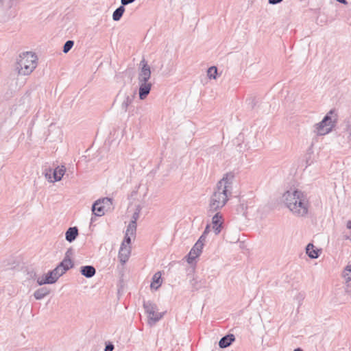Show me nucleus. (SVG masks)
Returning a JSON list of instances; mask_svg holds the SVG:
<instances>
[{
	"mask_svg": "<svg viewBox=\"0 0 351 351\" xmlns=\"http://www.w3.org/2000/svg\"><path fill=\"white\" fill-rule=\"evenodd\" d=\"M234 174L227 173L219 180L211 195L208 203V212L214 213L221 209L232 195Z\"/></svg>",
	"mask_w": 351,
	"mask_h": 351,
	"instance_id": "obj_1",
	"label": "nucleus"
},
{
	"mask_svg": "<svg viewBox=\"0 0 351 351\" xmlns=\"http://www.w3.org/2000/svg\"><path fill=\"white\" fill-rule=\"evenodd\" d=\"M282 202L297 217H304L308 212L310 204L307 195L299 189L285 192L282 195Z\"/></svg>",
	"mask_w": 351,
	"mask_h": 351,
	"instance_id": "obj_2",
	"label": "nucleus"
},
{
	"mask_svg": "<svg viewBox=\"0 0 351 351\" xmlns=\"http://www.w3.org/2000/svg\"><path fill=\"white\" fill-rule=\"evenodd\" d=\"M151 69L147 62L143 58L139 63L138 71V84L139 99L144 100L149 94L152 84L149 82L151 78Z\"/></svg>",
	"mask_w": 351,
	"mask_h": 351,
	"instance_id": "obj_3",
	"label": "nucleus"
},
{
	"mask_svg": "<svg viewBox=\"0 0 351 351\" xmlns=\"http://www.w3.org/2000/svg\"><path fill=\"white\" fill-rule=\"evenodd\" d=\"M37 56L32 52H23L19 56L17 69L20 75H27L32 73L37 66Z\"/></svg>",
	"mask_w": 351,
	"mask_h": 351,
	"instance_id": "obj_4",
	"label": "nucleus"
},
{
	"mask_svg": "<svg viewBox=\"0 0 351 351\" xmlns=\"http://www.w3.org/2000/svg\"><path fill=\"white\" fill-rule=\"evenodd\" d=\"M334 113L333 110H330L318 123L314 125V132L319 136H323L328 134L335 127V121H332L331 114Z\"/></svg>",
	"mask_w": 351,
	"mask_h": 351,
	"instance_id": "obj_5",
	"label": "nucleus"
},
{
	"mask_svg": "<svg viewBox=\"0 0 351 351\" xmlns=\"http://www.w3.org/2000/svg\"><path fill=\"white\" fill-rule=\"evenodd\" d=\"M113 209L112 199L104 197L97 199L92 206V211L96 216H103L106 212Z\"/></svg>",
	"mask_w": 351,
	"mask_h": 351,
	"instance_id": "obj_6",
	"label": "nucleus"
},
{
	"mask_svg": "<svg viewBox=\"0 0 351 351\" xmlns=\"http://www.w3.org/2000/svg\"><path fill=\"white\" fill-rule=\"evenodd\" d=\"M143 308L146 313L148 315V323L150 325L156 324L164 315V313L158 312V307L156 304L151 301H144Z\"/></svg>",
	"mask_w": 351,
	"mask_h": 351,
	"instance_id": "obj_7",
	"label": "nucleus"
},
{
	"mask_svg": "<svg viewBox=\"0 0 351 351\" xmlns=\"http://www.w3.org/2000/svg\"><path fill=\"white\" fill-rule=\"evenodd\" d=\"M17 0H10L9 5H8V8L5 13L0 12V22L5 23L8 21L9 20L14 18L16 15V11L11 10L12 6L14 3Z\"/></svg>",
	"mask_w": 351,
	"mask_h": 351,
	"instance_id": "obj_8",
	"label": "nucleus"
},
{
	"mask_svg": "<svg viewBox=\"0 0 351 351\" xmlns=\"http://www.w3.org/2000/svg\"><path fill=\"white\" fill-rule=\"evenodd\" d=\"M203 247L204 246L200 244V242L195 243L188 254L187 262L189 263H191L197 257L201 254Z\"/></svg>",
	"mask_w": 351,
	"mask_h": 351,
	"instance_id": "obj_9",
	"label": "nucleus"
},
{
	"mask_svg": "<svg viewBox=\"0 0 351 351\" xmlns=\"http://www.w3.org/2000/svg\"><path fill=\"white\" fill-rule=\"evenodd\" d=\"M131 247L130 245H126V244L121 243V247L119 252V258L122 264L125 263L130 255Z\"/></svg>",
	"mask_w": 351,
	"mask_h": 351,
	"instance_id": "obj_10",
	"label": "nucleus"
},
{
	"mask_svg": "<svg viewBox=\"0 0 351 351\" xmlns=\"http://www.w3.org/2000/svg\"><path fill=\"white\" fill-rule=\"evenodd\" d=\"M213 229L215 234H219L221 230L223 221L222 216L219 213H217L212 218Z\"/></svg>",
	"mask_w": 351,
	"mask_h": 351,
	"instance_id": "obj_11",
	"label": "nucleus"
},
{
	"mask_svg": "<svg viewBox=\"0 0 351 351\" xmlns=\"http://www.w3.org/2000/svg\"><path fill=\"white\" fill-rule=\"evenodd\" d=\"M235 340V337L232 334H228L223 337L219 341V346L221 348H226L230 346Z\"/></svg>",
	"mask_w": 351,
	"mask_h": 351,
	"instance_id": "obj_12",
	"label": "nucleus"
},
{
	"mask_svg": "<svg viewBox=\"0 0 351 351\" xmlns=\"http://www.w3.org/2000/svg\"><path fill=\"white\" fill-rule=\"evenodd\" d=\"M78 235V229L77 227H71L69 228L66 233L65 237L66 240L70 243L73 242Z\"/></svg>",
	"mask_w": 351,
	"mask_h": 351,
	"instance_id": "obj_13",
	"label": "nucleus"
},
{
	"mask_svg": "<svg viewBox=\"0 0 351 351\" xmlns=\"http://www.w3.org/2000/svg\"><path fill=\"white\" fill-rule=\"evenodd\" d=\"M66 171V168L64 166L57 167L53 172V180H51V182H58L61 180Z\"/></svg>",
	"mask_w": 351,
	"mask_h": 351,
	"instance_id": "obj_14",
	"label": "nucleus"
},
{
	"mask_svg": "<svg viewBox=\"0 0 351 351\" xmlns=\"http://www.w3.org/2000/svg\"><path fill=\"white\" fill-rule=\"evenodd\" d=\"M80 272L86 278H91L95 274L96 270L93 266L86 265L81 267Z\"/></svg>",
	"mask_w": 351,
	"mask_h": 351,
	"instance_id": "obj_15",
	"label": "nucleus"
},
{
	"mask_svg": "<svg viewBox=\"0 0 351 351\" xmlns=\"http://www.w3.org/2000/svg\"><path fill=\"white\" fill-rule=\"evenodd\" d=\"M49 293L50 291L48 288L42 287L35 291V292L34 293V296L36 300H42L45 296L49 295Z\"/></svg>",
	"mask_w": 351,
	"mask_h": 351,
	"instance_id": "obj_16",
	"label": "nucleus"
},
{
	"mask_svg": "<svg viewBox=\"0 0 351 351\" xmlns=\"http://www.w3.org/2000/svg\"><path fill=\"white\" fill-rule=\"evenodd\" d=\"M161 274L160 272L156 273L152 278L151 288L157 290L161 286Z\"/></svg>",
	"mask_w": 351,
	"mask_h": 351,
	"instance_id": "obj_17",
	"label": "nucleus"
},
{
	"mask_svg": "<svg viewBox=\"0 0 351 351\" xmlns=\"http://www.w3.org/2000/svg\"><path fill=\"white\" fill-rule=\"evenodd\" d=\"M306 252L311 258H317L319 256L318 250L315 249L312 243H308L306 247Z\"/></svg>",
	"mask_w": 351,
	"mask_h": 351,
	"instance_id": "obj_18",
	"label": "nucleus"
},
{
	"mask_svg": "<svg viewBox=\"0 0 351 351\" xmlns=\"http://www.w3.org/2000/svg\"><path fill=\"white\" fill-rule=\"evenodd\" d=\"M125 12V8L123 5H120L117 8L112 14V19L114 21H118L122 17L123 13Z\"/></svg>",
	"mask_w": 351,
	"mask_h": 351,
	"instance_id": "obj_19",
	"label": "nucleus"
},
{
	"mask_svg": "<svg viewBox=\"0 0 351 351\" xmlns=\"http://www.w3.org/2000/svg\"><path fill=\"white\" fill-rule=\"evenodd\" d=\"M134 100V96L132 95H127L124 98V100L123 101L121 104V110L124 112L127 111L128 107L132 103Z\"/></svg>",
	"mask_w": 351,
	"mask_h": 351,
	"instance_id": "obj_20",
	"label": "nucleus"
},
{
	"mask_svg": "<svg viewBox=\"0 0 351 351\" xmlns=\"http://www.w3.org/2000/svg\"><path fill=\"white\" fill-rule=\"evenodd\" d=\"M45 280L44 282H48V284L55 283L58 280L53 270L49 271L45 274Z\"/></svg>",
	"mask_w": 351,
	"mask_h": 351,
	"instance_id": "obj_21",
	"label": "nucleus"
},
{
	"mask_svg": "<svg viewBox=\"0 0 351 351\" xmlns=\"http://www.w3.org/2000/svg\"><path fill=\"white\" fill-rule=\"evenodd\" d=\"M136 222L130 221L129 223L127 230L125 231L126 234H130L134 236L136 234Z\"/></svg>",
	"mask_w": 351,
	"mask_h": 351,
	"instance_id": "obj_22",
	"label": "nucleus"
},
{
	"mask_svg": "<svg viewBox=\"0 0 351 351\" xmlns=\"http://www.w3.org/2000/svg\"><path fill=\"white\" fill-rule=\"evenodd\" d=\"M60 266L66 269V271L71 268L73 265V262L71 258H64L62 261L59 264Z\"/></svg>",
	"mask_w": 351,
	"mask_h": 351,
	"instance_id": "obj_23",
	"label": "nucleus"
},
{
	"mask_svg": "<svg viewBox=\"0 0 351 351\" xmlns=\"http://www.w3.org/2000/svg\"><path fill=\"white\" fill-rule=\"evenodd\" d=\"M217 75V68L215 66H210L207 71V75L210 79L215 80Z\"/></svg>",
	"mask_w": 351,
	"mask_h": 351,
	"instance_id": "obj_24",
	"label": "nucleus"
},
{
	"mask_svg": "<svg viewBox=\"0 0 351 351\" xmlns=\"http://www.w3.org/2000/svg\"><path fill=\"white\" fill-rule=\"evenodd\" d=\"M53 271L57 279H58L61 276H62L66 272V269L62 268L60 266V265H58L54 269H53Z\"/></svg>",
	"mask_w": 351,
	"mask_h": 351,
	"instance_id": "obj_25",
	"label": "nucleus"
},
{
	"mask_svg": "<svg viewBox=\"0 0 351 351\" xmlns=\"http://www.w3.org/2000/svg\"><path fill=\"white\" fill-rule=\"evenodd\" d=\"M343 276L346 281L351 280V265H348L346 267L343 273Z\"/></svg>",
	"mask_w": 351,
	"mask_h": 351,
	"instance_id": "obj_26",
	"label": "nucleus"
},
{
	"mask_svg": "<svg viewBox=\"0 0 351 351\" xmlns=\"http://www.w3.org/2000/svg\"><path fill=\"white\" fill-rule=\"evenodd\" d=\"M73 45L74 42L73 40H67L63 46V52L65 53H68L71 49Z\"/></svg>",
	"mask_w": 351,
	"mask_h": 351,
	"instance_id": "obj_27",
	"label": "nucleus"
},
{
	"mask_svg": "<svg viewBox=\"0 0 351 351\" xmlns=\"http://www.w3.org/2000/svg\"><path fill=\"white\" fill-rule=\"evenodd\" d=\"M141 210V206L140 205L136 206V210L133 213L131 221L136 222L137 219L139 217V214H140Z\"/></svg>",
	"mask_w": 351,
	"mask_h": 351,
	"instance_id": "obj_28",
	"label": "nucleus"
},
{
	"mask_svg": "<svg viewBox=\"0 0 351 351\" xmlns=\"http://www.w3.org/2000/svg\"><path fill=\"white\" fill-rule=\"evenodd\" d=\"M132 237V235L125 234L122 243L126 244V245H130Z\"/></svg>",
	"mask_w": 351,
	"mask_h": 351,
	"instance_id": "obj_29",
	"label": "nucleus"
},
{
	"mask_svg": "<svg viewBox=\"0 0 351 351\" xmlns=\"http://www.w3.org/2000/svg\"><path fill=\"white\" fill-rule=\"evenodd\" d=\"M45 281H46L45 280V275H43L42 277H39V278H37V283L39 285H43L48 284V282H43Z\"/></svg>",
	"mask_w": 351,
	"mask_h": 351,
	"instance_id": "obj_30",
	"label": "nucleus"
},
{
	"mask_svg": "<svg viewBox=\"0 0 351 351\" xmlns=\"http://www.w3.org/2000/svg\"><path fill=\"white\" fill-rule=\"evenodd\" d=\"M206 236L204 235V234H202L196 243L200 242V244L204 246V242L206 241Z\"/></svg>",
	"mask_w": 351,
	"mask_h": 351,
	"instance_id": "obj_31",
	"label": "nucleus"
},
{
	"mask_svg": "<svg viewBox=\"0 0 351 351\" xmlns=\"http://www.w3.org/2000/svg\"><path fill=\"white\" fill-rule=\"evenodd\" d=\"M347 132H348V136L347 137L348 142L351 145V125L348 126Z\"/></svg>",
	"mask_w": 351,
	"mask_h": 351,
	"instance_id": "obj_32",
	"label": "nucleus"
},
{
	"mask_svg": "<svg viewBox=\"0 0 351 351\" xmlns=\"http://www.w3.org/2000/svg\"><path fill=\"white\" fill-rule=\"evenodd\" d=\"M73 249L70 247L66 250L64 258H71V257L73 256Z\"/></svg>",
	"mask_w": 351,
	"mask_h": 351,
	"instance_id": "obj_33",
	"label": "nucleus"
},
{
	"mask_svg": "<svg viewBox=\"0 0 351 351\" xmlns=\"http://www.w3.org/2000/svg\"><path fill=\"white\" fill-rule=\"evenodd\" d=\"M114 348V345L112 343H109L106 345L104 351H113Z\"/></svg>",
	"mask_w": 351,
	"mask_h": 351,
	"instance_id": "obj_34",
	"label": "nucleus"
},
{
	"mask_svg": "<svg viewBox=\"0 0 351 351\" xmlns=\"http://www.w3.org/2000/svg\"><path fill=\"white\" fill-rule=\"evenodd\" d=\"M134 1L135 0H121V5L124 7L125 5L133 3Z\"/></svg>",
	"mask_w": 351,
	"mask_h": 351,
	"instance_id": "obj_35",
	"label": "nucleus"
},
{
	"mask_svg": "<svg viewBox=\"0 0 351 351\" xmlns=\"http://www.w3.org/2000/svg\"><path fill=\"white\" fill-rule=\"evenodd\" d=\"M282 0H268V3L271 5H276L282 2Z\"/></svg>",
	"mask_w": 351,
	"mask_h": 351,
	"instance_id": "obj_36",
	"label": "nucleus"
},
{
	"mask_svg": "<svg viewBox=\"0 0 351 351\" xmlns=\"http://www.w3.org/2000/svg\"><path fill=\"white\" fill-rule=\"evenodd\" d=\"M210 225H207L205 228V230L203 232L202 234H204V235L207 236V234L209 233L210 232Z\"/></svg>",
	"mask_w": 351,
	"mask_h": 351,
	"instance_id": "obj_37",
	"label": "nucleus"
},
{
	"mask_svg": "<svg viewBox=\"0 0 351 351\" xmlns=\"http://www.w3.org/2000/svg\"><path fill=\"white\" fill-rule=\"evenodd\" d=\"M196 283H197V281H196L195 279H193V280H192V282H191V284H192L193 287L194 289H199V287H197V286Z\"/></svg>",
	"mask_w": 351,
	"mask_h": 351,
	"instance_id": "obj_38",
	"label": "nucleus"
},
{
	"mask_svg": "<svg viewBox=\"0 0 351 351\" xmlns=\"http://www.w3.org/2000/svg\"><path fill=\"white\" fill-rule=\"evenodd\" d=\"M346 227L348 229H351V221H348L347 223H346Z\"/></svg>",
	"mask_w": 351,
	"mask_h": 351,
	"instance_id": "obj_39",
	"label": "nucleus"
},
{
	"mask_svg": "<svg viewBox=\"0 0 351 351\" xmlns=\"http://www.w3.org/2000/svg\"><path fill=\"white\" fill-rule=\"evenodd\" d=\"M337 1L341 3H343V4H347V1L346 0H337Z\"/></svg>",
	"mask_w": 351,
	"mask_h": 351,
	"instance_id": "obj_40",
	"label": "nucleus"
},
{
	"mask_svg": "<svg viewBox=\"0 0 351 351\" xmlns=\"http://www.w3.org/2000/svg\"><path fill=\"white\" fill-rule=\"evenodd\" d=\"M45 177H46L47 178L50 179V178H51V174L46 173V174H45Z\"/></svg>",
	"mask_w": 351,
	"mask_h": 351,
	"instance_id": "obj_41",
	"label": "nucleus"
},
{
	"mask_svg": "<svg viewBox=\"0 0 351 351\" xmlns=\"http://www.w3.org/2000/svg\"><path fill=\"white\" fill-rule=\"evenodd\" d=\"M293 351H303L301 348H296Z\"/></svg>",
	"mask_w": 351,
	"mask_h": 351,
	"instance_id": "obj_42",
	"label": "nucleus"
},
{
	"mask_svg": "<svg viewBox=\"0 0 351 351\" xmlns=\"http://www.w3.org/2000/svg\"><path fill=\"white\" fill-rule=\"evenodd\" d=\"M3 0H0V5L3 3Z\"/></svg>",
	"mask_w": 351,
	"mask_h": 351,
	"instance_id": "obj_43",
	"label": "nucleus"
}]
</instances>
